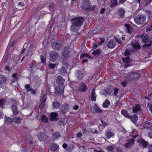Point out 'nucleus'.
Masks as SVG:
<instances>
[{
    "instance_id": "58836bf2",
    "label": "nucleus",
    "mask_w": 152,
    "mask_h": 152,
    "mask_svg": "<svg viewBox=\"0 0 152 152\" xmlns=\"http://www.w3.org/2000/svg\"><path fill=\"white\" fill-rule=\"evenodd\" d=\"M6 102V101L4 99H0V107L3 108L4 107L3 106L5 104Z\"/></svg>"
},
{
    "instance_id": "f257e3e1",
    "label": "nucleus",
    "mask_w": 152,
    "mask_h": 152,
    "mask_svg": "<svg viewBox=\"0 0 152 152\" xmlns=\"http://www.w3.org/2000/svg\"><path fill=\"white\" fill-rule=\"evenodd\" d=\"M84 21L85 19L83 17H78L72 18L71 20V31L73 32H77L80 28Z\"/></svg>"
},
{
    "instance_id": "e433bc0d",
    "label": "nucleus",
    "mask_w": 152,
    "mask_h": 152,
    "mask_svg": "<svg viewBox=\"0 0 152 152\" xmlns=\"http://www.w3.org/2000/svg\"><path fill=\"white\" fill-rule=\"evenodd\" d=\"M41 120L42 122H44L45 123H46L48 122V118L46 115H43L41 117Z\"/></svg>"
},
{
    "instance_id": "09e8293b",
    "label": "nucleus",
    "mask_w": 152,
    "mask_h": 152,
    "mask_svg": "<svg viewBox=\"0 0 152 152\" xmlns=\"http://www.w3.org/2000/svg\"><path fill=\"white\" fill-rule=\"evenodd\" d=\"M130 58L129 56L126 57V58H122V60L125 63H128L129 61Z\"/></svg>"
},
{
    "instance_id": "f704fd0d",
    "label": "nucleus",
    "mask_w": 152,
    "mask_h": 152,
    "mask_svg": "<svg viewBox=\"0 0 152 152\" xmlns=\"http://www.w3.org/2000/svg\"><path fill=\"white\" fill-rule=\"evenodd\" d=\"M105 134L107 137L109 139L114 135V133L111 131H108L106 132Z\"/></svg>"
},
{
    "instance_id": "bf43d9fd",
    "label": "nucleus",
    "mask_w": 152,
    "mask_h": 152,
    "mask_svg": "<svg viewBox=\"0 0 152 152\" xmlns=\"http://www.w3.org/2000/svg\"><path fill=\"white\" fill-rule=\"evenodd\" d=\"M31 94L33 95H35L37 94V91L36 90L32 89L31 90Z\"/></svg>"
},
{
    "instance_id": "603ef678",
    "label": "nucleus",
    "mask_w": 152,
    "mask_h": 152,
    "mask_svg": "<svg viewBox=\"0 0 152 152\" xmlns=\"http://www.w3.org/2000/svg\"><path fill=\"white\" fill-rule=\"evenodd\" d=\"M40 59L41 62L43 64H44L46 63V59L45 57H44L42 56H40Z\"/></svg>"
},
{
    "instance_id": "c85d7f7f",
    "label": "nucleus",
    "mask_w": 152,
    "mask_h": 152,
    "mask_svg": "<svg viewBox=\"0 0 152 152\" xmlns=\"http://www.w3.org/2000/svg\"><path fill=\"white\" fill-rule=\"evenodd\" d=\"M7 78L4 75L0 74V85L4 83L6 81Z\"/></svg>"
},
{
    "instance_id": "4be33fe9",
    "label": "nucleus",
    "mask_w": 152,
    "mask_h": 152,
    "mask_svg": "<svg viewBox=\"0 0 152 152\" xmlns=\"http://www.w3.org/2000/svg\"><path fill=\"white\" fill-rule=\"evenodd\" d=\"M46 136V134L44 132H41L37 134V137L41 141H43Z\"/></svg>"
},
{
    "instance_id": "bb28decb",
    "label": "nucleus",
    "mask_w": 152,
    "mask_h": 152,
    "mask_svg": "<svg viewBox=\"0 0 152 152\" xmlns=\"http://www.w3.org/2000/svg\"><path fill=\"white\" fill-rule=\"evenodd\" d=\"M118 12L119 14V18H124L125 12V10L123 8H121L119 9Z\"/></svg>"
},
{
    "instance_id": "393cba45",
    "label": "nucleus",
    "mask_w": 152,
    "mask_h": 152,
    "mask_svg": "<svg viewBox=\"0 0 152 152\" xmlns=\"http://www.w3.org/2000/svg\"><path fill=\"white\" fill-rule=\"evenodd\" d=\"M128 118L130 119L134 123L136 122L138 119V116L137 115L134 114L133 116L130 115Z\"/></svg>"
},
{
    "instance_id": "6e6d98bb",
    "label": "nucleus",
    "mask_w": 152,
    "mask_h": 152,
    "mask_svg": "<svg viewBox=\"0 0 152 152\" xmlns=\"http://www.w3.org/2000/svg\"><path fill=\"white\" fill-rule=\"evenodd\" d=\"M148 106L149 109L151 113H152V104L150 102L148 103Z\"/></svg>"
},
{
    "instance_id": "5701e85b",
    "label": "nucleus",
    "mask_w": 152,
    "mask_h": 152,
    "mask_svg": "<svg viewBox=\"0 0 152 152\" xmlns=\"http://www.w3.org/2000/svg\"><path fill=\"white\" fill-rule=\"evenodd\" d=\"M141 106L138 104H135V105L133 107L132 109V112L134 113H136L138 111L140 110Z\"/></svg>"
},
{
    "instance_id": "c756f323",
    "label": "nucleus",
    "mask_w": 152,
    "mask_h": 152,
    "mask_svg": "<svg viewBox=\"0 0 152 152\" xmlns=\"http://www.w3.org/2000/svg\"><path fill=\"white\" fill-rule=\"evenodd\" d=\"M101 50L99 49H97L96 50L93 51L92 53V54L95 57H98L101 53Z\"/></svg>"
},
{
    "instance_id": "79ce46f5",
    "label": "nucleus",
    "mask_w": 152,
    "mask_h": 152,
    "mask_svg": "<svg viewBox=\"0 0 152 152\" xmlns=\"http://www.w3.org/2000/svg\"><path fill=\"white\" fill-rule=\"evenodd\" d=\"M94 108L95 109V111L98 113H101L102 112V110L100 109V108L97 106L96 104H95L94 106Z\"/></svg>"
},
{
    "instance_id": "7c9ffc66",
    "label": "nucleus",
    "mask_w": 152,
    "mask_h": 152,
    "mask_svg": "<svg viewBox=\"0 0 152 152\" xmlns=\"http://www.w3.org/2000/svg\"><path fill=\"white\" fill-rule=\"evenodd\" d=\"M92 93L91 95V100L94 101H96V93L95 92V89H92Z\"/></svg>"
},
{
    "instance_id": "e2e57ef3",
    "label": "nucleus",
    "mask_w": 152,
    "mask_h": 152,
    "mask_svg": "<svg viewBox=\"0 0 152 152\" xmlns=\"http://www.w3.org/2000/svg\"><path fill=\"white\" fill-rule=\"evenodd\" d=\"M16 42L15 41H13L11 43L10 45V47L11 48L14 47L15 45Z\"/></svg>"
},
{
    "instance_id": "39448f33",
    "label": "nucleus",
    "mask_w": 152,
    "mask_h": 152,
    "mask_svg": "<svg viewBox=\"0 0 152 152\" xmlns=\"http://www.w3.org/2000/svg\"><path fill=\"white\" fill-rule=\"evenodd\" d=\"M50 56V60L52 62H54L59 57V54L56 51H50L49 53Z\"/></svg>"
},
{
    "instance_id": "5fc2aeb1",
    "label": "nucleus",
    "mask_w": 152,
    "mask_h": 152,
    "mask_svg": "<svg viewBox=\"0 0 152 152\" xmlns=\"http://www.w3.org/2000/svg\"><path fill=\"white\" fill-rule=\"evenodd\" d=\"M116 42H117L118 43L121 44L122 43V42L120 39L116 37H115Z\"/></svg>"
},
{
    "instance_id": "864d4df0",
    "label": "nucleus",
    "mask_w": 152,
    "mask_h": 152,
    "mask_svg": "<svg viewBox=\"0 0 152 152\" xmlns=\"http://www.w3.org/2000/svg\"><path fill=\"white\" fill-rule=\"evenodd\" d=\"M55 5L53 3H51L48 6V7L49 8V10H51L53 9Z\"/></svg>"
},
{
    "instance_id": "0eeeda50",
    "label": "nucleus",
    "mask_w": 152,
    "mask_h": 152,
    "mask_svg": "<svg viewBox=\"0 0 152 152\" xmlns=\"http://www.w3.org/2000/svg\"><path fill=\"white\" fill-rule=\"evenodd\" d=\"M69 48L66 47L64 48L62 52V58L64 61H66L69 57Z\"/></svg>"
},
{
    "instance_id": "052dcab7",
    "label": "nucleus",
    "mask_w": 152,
    "mask_h": 152,
    "mask_svg": "<svg viewBox=\"0 0 152 152\" xmlns=\"http://www.w3.org/2000/svg\"><path fill=\"white\" fill-rule=\"evenodd\" d=\"M107 150L113 152V147L112 146H108L107 148Z\"/></svg>"
},
{
    "instance_id": "2f4dec72",
    "label": "nucleus",
    "mask_w": 152,
    "mask_h": 152,
    "mask_svg": "<svg viewBox=\"0 0 152 152\" xmlns=\"http://www.w3.org/2000/svg\"><path fill=\"white\" fill-rule=\"evenodd\" d=\"M89 11H92L94 12L95 13H96L98 12V10L97 7L95 6H90L89 7L88 10Z\"/></svg>"
},
{
    "instance_id": "9d476101",
    "label": "nucleus",
    "mask_w": 152,
    "mask_h": 152,
    "mask_svg": "<svg viewBox=\"0 0 152 152\" xmlns=\"http://www.w3.org/2000/svg\"><path fill=\"white\" fill-rule=\"evenodd\" d=\"M64 86H57L55 88V93L56 95H59L63 93L64 91Z\"/></svg>"
},
{
    "instance_id": "412c9836",
    "label": "nucleus",
    "mask_w": 152,
    "mask_h": 152,
    "mask_svg": "<svg viewBox=\"0 0 152 152\" xmlns=\"http://www.w3.org/2000/svg\"><path fill=\"white\" fill-rule=\"evenodd\" d=\"M76 75L77 78L80 80L82 79L84 75L83 71L78 70L76 72Z\"/></svg>"
},
{
    "instance_id": "8fccbe9b",
    "label": "nucleus",
    "mask_w": 152,
    "mask_h": 152,
    "mask_svg": "<svg viewBox=\"0 0 152 152\" xmlns=\"http://www.w3.org/2000/svg\"><path fill=\"white\" fill-rule=\"evenodd\" d=\"M47 99V97L46 94H43L42 99H41V101L45 102Z\"/></svg>"
},
{
    "instance_id": "774afa93",
    "label": "nucleus",
    "mask_w": 152,
    "mask_h": 152,
    "mask_svg": "<svg viewBox=\"0 0 152 152\" xmlns=\"http://www.w3.org/2000/svg\"><path fill=\"white\" fill-rule=\"evenodd\" d=\"M130 51L129 50L127 49L124 52V54L125 56H127L129 54Z\"/></svg>"
},
{
    "instance_id": "b1692460",
    "label": "nucleus",
    "mask_w": 152,
    "mask_h": 152,
    "mask_svg": "<svg viewBox=\"0 0 152 152\" xmlns=\"http://www.w3.org/2000/svg\"><path fill=\"white\" fill-rule=\"evenodd\" d=\"M58 71L63 76L67 74L66 69L64 66H63L61 68L59 69L58 70Z\"/></svg>"
},
{
    "instance_id": "7ed1b4c3",
    "label": "nucleus",
    "mask_w": 152,
    "mask_h": 152,
    "mask_svg": "<svg viewBox=\"0 0 152 152\" xmlns=\"http://www.w3.org/2000/svg\"><path fill=\"white\" fill-rule=\"evenodd\" d=\"M142 40L143 42L145 43H148L143 45L144 47L148 48L152 45V41L149 38L148 34H145L142 37Z\"/></svg>"
},
{
    "instance_id": "1a4fd4ad",
    "label": "nucleus",
    "mask_w": 152,
    "mask_h": 152,
    "mask_svg": "<svg viewBox=\"0 0 152 152\" xmlns=\"http://www.w3.org/2000/svg\"><path fill=\"white\" fill-rule=\"evenodd\" d=\"M88 89V87L87 85L81 82L78 86L77 90L80 92L83 93L86 91Z\"/></svg>"
},
{
    "instance_id": "ea45409f",
    "label": "nucleus",
    "mask_w": 152,
    "mask_h": 152,
    "mask_svg": "<svg viewBox=\"0 0 152 152\" xmlns=\"http://www.w3.org/2000/svg\"><path fill=\"white\" fill-rule=\"evenodd\" d=\"M66 124V122L65 119L63 118L61 119L58 122V124L60 125H65Z\"/></svg>"
},
{
    "instance_id": "338daca9",
    "label": "nucleus",
    "mask_w": 152,
    "mask_h": 152,
    "mask_svg": "<svg viewBox=\"0 0 152 152\" xmlns=\"http://www.w3.org/2000/svg\"><path fill=\"white\" fill-rule=\"evenodd\" d=\"M119 91V89L115 88L114 89V96H116L117 95L118 93V91Z\"/></svg>"
},
{
    "instance_id": "20e7f679",
    "label": "nucleus",
    "mask_w": 152,
    "mask_h": 152,
    "mask_svg": "<svg viewBox=\"0 0 152 152\" xmlns=\"http://www.w3.org/2000/svg\"><path fill=\"white\" fill-rule=\"evenodd\" d=\"M140 74L137 72H131L127 75L126 79L130 81L132 80H136L140 77Z\"/></svg>"
},
{
    "instance_id": "f8f14e48",
    "label": "nucleus",
    "mask_w": 152,
    "mask_h": 152,
    "mask_svg": "<svg viewBox=\"0 0 152 152\" xmlns=\"http://www.w3.org/2000/svg\"><path fill=\"white\" fill-rule=\"evenodd\" d=\"M65 80L61 76H58L56 78V82L58 84L61 86H64V83Z\"/></svg>"
},
{
    "instance_id": "a878e982",
    "label": "nucleus",
    "mask_w": 152,
    "mask_h": 152,
    "mask_svg": "<svg viewBox=\"0 0 152 152\" xmlns=\"http://www.w3.org/2000/svg\"><path fill=\"white\" fill-rule=\"evenodd\" d=\"M22 120V119L20 117H15L13 118V122L18 124H19L21 123Z\"/></svg>"
},
{
    "instance_id": "a211bd4d",
    "label": "nucleus",
    "mask_w": 152,
    "mask_h": 152,
    "mask_svg": "<svg viewBox=\"0 0 152 152\" xmlns=\"http://www.w3.org/2000/svg\"><path fill=\"white\" fill-rule=\"evenodd\" d=\"M131 44L135 49H139L141 48V46L140 45L138 42L135 40H133L131 42Z\"/></svg>"
},
{
    "instance_id": "de8ad7c7",
    "label": "nucleus",
    "mask_w": 152,
    "mask_h": 152,
    "mask_svg": "<svg viewBox=\"0 0 152 152\" xmlns=\"http://www.w3.org/2000/svg\"><path fill=\"white\" fill-rule=\"evenodd\" d=\"M56 65V64L50 63L48 65V67L50 69H53L55 67Z\"/></svg>"
},
{
    "instance_id": "37998d69",
    "label": "nucleus",
    "mask_w": 152,
    "mask_h": 152,
    "mask_svg": "<svg viewBox=\"0 0 152 152\" xmlns=\"http://www.w3.org/2000/svg\"><path fill=\"white\" fill-rule=\"evenodd\" d=\"M112 92V90L110 88H107L104 90L103 93L104 94L110 95Z\"/></svg>"
},
{
    "instance_id": "680f3d73",
    "label": "nucleus",
    "mask_w": 152,
    "mask_h": 152,
    "mask_svg": "<svg viewBox=\"0 0 152 152\" xmlns=\"http://www.w3.org/2000/svg\"><path fill=\"white\" fill-rule=\"evenodd\" d=\"M88 54L85 53L84 54H82L80 55V58H83L84 57H87L88 56Z\"/></svg>"
},
{
    "instance_id": "3c124183",
    "label": "nucleus",
    "mask_w": 152,
    "mask_h": 152,
    "mask_svg": "<svg viewBox=\"0 0 152 152\" xmlns=\"http://www.w3.org/2000/svg\"><path fill=\"white\" fill-rule=\"evenodd\" d=\"M110 1L111 4H112L116 6L118 5L117 0H110Z\"/></svg>"
},
{
    "instance_id": "6e6552de",
    "label": "nucleus",
    "mask_w": 152,
    "mask_h": 152,
    "mask_svg": "<svg viewBox=\"0 0 152 152\" xmlns=\"http://www.w3.org/2000/svg\"><path fill=\"white\" fill-rule=\"evenodd\" d=\"M82 4L80 6L81 8L84 11H88L89 7L90 6V1L89 0H83Z\"/></svg>"
},
{
    "instance_id": "49530a36",
    "label": "nucleus",
    "mask_w": 152,
    "mask_h": 152,
    "mask_svg": "<svg viewBox=\"0 0 152 152\" xmlns=\"http://www.w3.org/2000/svg\"><path fill=\"white\" fill-rule=\"evenodd\" d=\"M25 88L26 89V91L28 92H29L32 89L29 84L25 85Z\"/></svg>"
},
{
    "instance_id": "69168bd1",
    "label": "nucleus",
    "mask_w": 152,
    "mask_h": 152,
    "mask_svg": "<svg viewBox=\"0 0 152 152\" xmlns=\"http://www.w3.org/2000/svg\"><path fill=\"white\" fill-rule=\"evenodd\" d=\"M73 149V147H68L66 150V152H70L72 151Z\"/></svg>"
},
{
    "instance_id": "c03bdc74",
    "label": "nucleus",
    "mask_w": 152,
    "mask_h": 152,
    "mask_svg": "<svg viewBox=\"0 0 152 152\" xmlns=\"http://www.w3.org/2000/svg\"><path fill=\"white\" fill-rule=\"evenodd\" d=\"M5 120L8 123H9V124H11L13 122V118L12 119L9 117H6Z\"/></svg>"
},
{
    "instance_id": "f3484780",
    "label": "nucleus",
    "mask_w": 152,
    "mask_h": 152,
    "mask_svg": "<svg viewBox=\"0 0 152 152\" xmlns=\"http://www.w3.org/2000/svg\"><path fill=\"white\" fill-rule=\"evenodd\" d=\"M50 120L52 121H57L59 118L58 117V114L56 112H52L50 115Z\"/></svg>"
},
{
    "instance_id": "aec40b11",
    "label": "nucleus",
    "mask_w": 152,
    "mask_h": 152,
    "mask_svg": "<svg viewBox=\"0 0 152 152\" xmlns=\"http://www.w3.org/2000/svg\"><path fill=\"white\" fill-rule=\"evenodd\" d=\"M143 127L145 129H152V123L149 121H145L143 125Z\"/></svg>"
},
{
    "instance_id": "9b49d317",
    "label": "nucleus",
    "mask_w": 152,
    "mask_h": 152,
    "mask_svg": "<svg viewBox=\"0 0 152 152\" xmlns=\"http://www.w3.org/2000/svg\"><path fill=\"white\" fill-rule=\"evenodd\" d=\"M69 104L68 103H64L62 106L61 110L59 111V112L63 114L66 113L69 110Z\"/></svg>"
},
{
    "instance_id": "dca6fc26",
    "label": "nucleus",
    "mask_w": 152,
    "mask_h": 152,
    "mask_svg": "<svg viewBox=\"0 0 152 152\" xmlns=\"http://www.w3.org/2000/svg\"><path fill=\"white\" fill-rule=\"evenodd\" d=\"M134 140L133 138H132L128 140L127 142L124 145V146L126 149L130 147L134 143Z\"/></svg>"
},
{
    "instance_id": "423d86ee",
    "label": "nucleus",
    "mask_w": 152,
    "mask_h": 152,
    "mask_svg": "<svg viewBox=\"0 0 152 152\" xmlns=\"http://www.w3.org/2000/svg\"><path fill=\"white\" fill-rule=\"evenodd\" d=\"M51 46L56 51H58L62 48L61 43L59 41H55L52 42Z\"/></svg>"
},
{
    "instance_id": "473e14b6",
    "label": "nucleus",
    "mask_w": 152,
    "mask_h": 152,
    "mask_svg": "<svg viewBox=\"0 0 152 152\" xmlns=\"http://www.w3.org/2000/svg\"><path fill=\"white\" fill-rule=\"evenodd\" d=\"M53 108L58 109L60 108V104L59 102H53Z\"/></svg>"
},
{
    "instance_id": "4d7b16f0",
    "label": "nucleus",
    "mask_w": 152,
    "mask_h": 152,
    "mask_svg": "<svg viewBox=\"0 0 152 152\" xmlns=\"http://www.w3.org/2000/svg\"><path fill=\"white\" fill-rule=\"evenodd\" d=\"M45 103V102L41 101V103L39 105V108L40 109H41L43 107Z\"/></svg>"
},
{
    "instance_id": "ddd939ff",
    "label": "nucleus",
    "mask_w": 152,
    "mask_h": 152,
    "mask_svg": "<svg viewBox=\"0 0 152 152\" xmlns=\"http://www.w3.org/2000/svg\"><path fill=\"white\" fill-rule=\"evenodd\" d=\"M139 145L141 147L144 148H145L149 146V144L148 142L145 141L143 139H140L137 140Z\"/></svg>"
},
{
    "instance_id": "72a5a7b5",
    "label": "nucleus",
    "mask_w": 152,
    "mask_h": 152,
    "mask_svg": "<svg viewBox=\"0 0 152 152\" xmlns=\"http://www.w3.org/2000/svg\"><path fill=\"white\" fill-rule=\"evenodd\" d=\"M110 104V102L109 100L106 99L105 102L103 104L102 107L104 108L108 107Z\"/></svg>"
},
{
    "instance_id": "cd10ccee",
    "label": "nucleus",
    "mask_w": 152,
    "mask_h": 152,
    "mask_svg": "<svg viewBox=\"0 0 152 152\" xmlns=\"http://www.w3.org/2000/svg\"><path fill=\"white\" fill-rule=\"evenodd\" d=\"M54 140H55L56 139H58L60 137L61 135L58 132H55L52 134Z\"/></svg>"
},
{
    "instance_id": "a18cd8bd",
    "label": "nucleus",
    "mask_w": 152,
    "mask_h": 152,
    "mask_svg": "<svg viewBox=\"0 0 152 152\" xmlns=\"http://www.w3.org/2000/svg\"><path fill=\"white\" fill-rule=\"evenodd\" d=\"M44 139V142L47 144L49 143L51 140L50 137L49 136L46 137Z\"/></svg>"
},
{
    "instance_id": "f03ea898",
    "label": "nucleus",
    "mask_w": 152,
    "mask_h": 152,
    "mask_svg": "<svg viewBox=\"0 0 152 152\" xmlns=\"http://www.w3.org/2000/svg\"><path fill=\"white\" fill-rule=\"evenodd\" d=\"M134 18L135 22L138 24H143L146 22V18L143 15H137Z\"/></svg>"
},
{
    "instance_id": "6ab92c4d",
    "label": "nucleus",
    "mask_w": 152,
    "mask_h": 152,
    "mask_svg": "<svg viewBox=\"0 0 152 152\" xmlns=\"http://www.w3.org/2000/svg\"><path fill=\"white\" fill-rule=\"evenodd\" d=\"M59 148L58 145L54 143H51L50 145V149L53 151H56Z\"/></svg>"
},
{
    "instance_id": "2eb2a0df",
    "label": "nucleus",
    "mask_w": 152,
    "mask_h": 152,
    "mask_svg": "<svg viewBox=\"0 0 152 152\" xmlns=\"http://www.w3.org/2000/svg\"><path fill=\"white\" fill-rule=\"evenodd\" d=\"M116 42L114 39H111L107 43V47L110 49L114 48L115 46Z\"/></svg>"
},
{
    "instance_id": "c9c22d12",
    "label": "nucleus",
    "mask_w": 152,
    "mask_h": 152,
    "mask_svg": "<svg viewBox=\"0 0 152 152\" xmlns=\"http://www.w3.org/2000/svg\"><path fill=\"white\" fill-rule=\"evenodd\" d=\"M146 15L148 16L149 19L152 18V12L149 10H145Z\"/></svg>"
},
{
    "instance_id": "4c0bfd02",
    "label": "nucleus",
    "mask_w": 152,
    "mask_h": 152,
    "mask_svg": "<svg viewBox=\"0 0 152 152\" xmlns=\"http://www.w3.org/2000/svg\"><path fill=\"white\" fill-rule=\"evenodd\" d=\"M124 26L126 28L127 32L129 33H130L132 29V28L131 26L128 24H125Z\"/></svg>"
},
{
    "instance_id": "4468645a",
    "label": "nucleus",
    "mask_w": 152,
    "mask_h": 152,
    "mask_svg": "<svg viewBox=\"0 0 152 152\" xmlns=\"http://www.w3.org/2000/svg\"><path fill=\"white\" fill-rule=\"evenodd\" d=\"M10 108L14 115H17L19 114V111L18 110V107L16 105L12 104Z\"/></svg>"
},
{
    "instance_id": "13d9d810",
    "label": "nucleus",
    "mask_w": 152,
    "mask_h": 152,
    "mask_svg": "<svg viewBox=\"0 0 152 152\" xmlns=\"http://www.w3.org/2000/svg\"><path fill=\"white\" fill-rule=\"evenodd\" d=\"M148 147V152H152V144H150Z\"/></svg>"
},
{
    "instance_id": "0e129e2a",
    "label": "nucleus",
    "mask_w": 152,
    "mask_h": 152,
    "mask_svg": "<svg viewBox=\"0 0 152 152\" xmlns=\"http://www.w3.org/2000/svg\"><path fill=\"white\" fill-rule=\"evenodd\" d=\"M8 58H9V56H8V55L6 56L4 58V63H6L7 62Z\"/></svg>"
},
{
    "instance_id": "a19ab883",
    "label": "nucleus",
    "mask_w": 152,
    "mask_h": 152,
    "mask_svg": "<svg viewBox=\"0 0 152 152\" xmlns=\"http://www.w3.org/2000/svg\"><path fill=\"white\" fill-rule=\"evenodd\" d=\"M121 113L122 115L127 118H128L129 116H130V115H129V113L127 112V111L124 110H121Z\"/></svg>"
}]
</instances>
